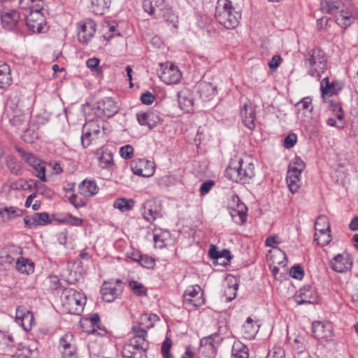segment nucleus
I'll use <instances>...</instances> for the list:
<instances>
[{
  "label": "nucleus",
  "mask_w": 358,
  "mask_h": 358,
  "mask_svg": "<svg viewBox=\"0 0 358 358\" xmlns=\"http://www.w3.org/2000/svg\"><path fill=\"white\" fill-rule=\"evenodd\" d=\"M298 110H304L311 112L313 110L312 99L310 97H304L296 104Z\"/></svg>",
  "instance_id": "obj_43"
},
{
  "label": "nucleus",
  "mask_w": 358,
  "mask_h": 358,
  "mask_svg": "<svg viewBox=\"0 0 358 358\" xmlns=\"http://www.w3.org/2000/svg\"><path fill=\"white\" fill-rule=\"evenodd\" d=\"M6 111L10 123L14 127H20L26 120V114L18 105V102H8Z\"/></svg>",
  "instance_id": "obj_10"
},
{
  "label": "nucleus",
  "mask_w": 358,
  "mask_h": 358,
  "mask_svg": "<svg viewBox=\"0 0 358 358\" xmlns=\"http://www.w3.org/2000/svg\"><path fill=\"white\" fill-rule=\"evenodd\" d=\"M120 153L124 159H130L134 155V148L130 145H126L120 148Z\"/></svg>",
  "instance_id": "obj_54"
},
{
  "label": "nucleus",
  "mask_w": 358,
  "mask_h": 358,
  "mask_svg": "<svg viewBox=\"0 0 358 358\" xmlns=\"http://www.w3.org/2000/svg\"><path fill=\"white\" fill-rule=\"evenodd\" d=\"M113 155L110 152H103L99 157V164L102 169H109L113 165Z\"/></svg>",
  "instance_id": "obj_40"
},
{
  "label": "nucleus",
  "mask_w": 358,
  "mask_h": 358,
  "mask_svg": "<svg viewBox=\"0 0 358 358\" xmlns=\"http://www.w3.org/2000/svg\"><path fill=\"white\" fill-rule=\"evenodd\" d=\"M43 4V0H19L20 8L29 11V15L41 12Z\"/></svg>",
  "instance_id": "obj_22"
},
{
  "label": "nucleus",
  "mask_w": 358,
  "mask_h": 358,
  "mask_svg": "<svg viewBox=\"0 0 358 358\" xmlns=\"http://www.w3.org/2000/svg\"><path fill=\"white\" fill-rule=\"evenodd\" d=\"M38 126L34 122H30L28 127L23 131L22 139L27 143H32L38 138Z\"/></svg>",
  "instance_id": "obj_31"
},
{
  "label": "nucleus",
  "mask_w": 358,
  "mask_h": 358,
  "mask_svg": "<svg viewBox=\"0 0 358 358\" xmlns=\"http://www.w3.org/2000/svg\"><path fill=\"white\" fill-rule=\"evenodd\" d=\"M238 210H234L231 213V217L236 223L241 224H243L246 220L247 208L243 204L238 206Z\"/></svg>",
  "instance_id": "obj_37"
},
{
  "label": "nucleus",
  "mask_w": 358,
  "mask_h": 358,
  "mask_svg": "<svg viewBox=\"0 0 358 358\" xmlns=\"http://www.w3.org/2000/svg\"><path fill=\"white\" fill-rule=\"evenodd\" d=\"M131 170L135 175L150 177L154 174L153 163L145 159H140L131 164Z\"/></svg>",
  "instance_id": "obj_15"
},
{
  "label": "nucleus",
  "mask_w": 358,
  "mask_h": 358,
  "mask_svg": "<svg viewBox=\"0 0 358 358\" xmlns=\"http://www.w3.org/2000/svg\"><path fill=\"white\" fill-rule=\"evenodd\" d=\"M312 293L311 287L309 285H305L303 287L300 288L299 290L296 292L294 296V300L297 304H305V303H312L313 301H312Z\"/></svg>",
  "instance_id": "obj_25"
},
{
  "label": "nucleus",
  "mask_w": 358,
  "mask_h": 358,
  "mask_svg": "<svg viewBox=\"0 0 358 358\" xmlns=\"http://www.w3.org/2000/svg\"><path fill=\"white\" fill-rule=\"evenodd\" d=\"M0 15L3 27L7 30L13 29L20 19L18 12L15 10L9 11L2 10L0 12Z\"/></svg>",
  "instance_id": "obj_19"
},
{
  "label": "nucleus",
  "mask_w": 358,
  "mask_h": 358,
  "mask_svg": "<svg viewBox=\"0 0 358 358\" xmlns=\"http://www.w3.org/2000/svg\"><path fill=\"white\" fill-rule=\"evenodd\" d=\"M332 88L333 84L329 83V78L327 77L324 78L321 83V90L322 96H331V90Z\"/></svg>",
  "instance_id": "obj_51"
},
{
  "label": "nucleus",
  "mask_w": 358,
  "mask_h": 358,
  "mask_svg": "<svg viewBox=\"0 0 358 358\" xmlns=\"http://www.w3.org/2000/svg\"><path fill=\"white\" fill-rule=\"evenodd\" d=\"M129 287L133 292L138 296H145L147 294L146 289L141 283L132 280L129 282Z\"/></svg>",
  "instance_id": "obj_46"
},
{
  "label": "nucleus",
  "mask_w": 358,
  "mask_h": 358,
  "mask_svg": "<svg viewBox=\"0 0 358 358\" xmlns=\"http://www.w3.org/2000/svg\"><path fill=\"white\" fill-rule=\"evenodd\" d=\"M238 289V284L235 282L232 285H229L224 290V294L229 301H232L236 296V291Z\"/></svg>",
  "instance_id": "obj_50"
},
{
  "label": "nucleus",
  "mask_w": 358,
  "mask_h": 358,
  "mask_svg": "<svg viewBox=\"0 0 358 358\" xmlns=\"http://www.w3.org/2000/svg\"><path fill=\"white\" fill-rule=\"evenodd\" d=\"M59 347L63 358H78L73 334H66L63 336L59 340Z\"/></svg>",
  "instance_id": "obj_13"
},
{
  "label": "nucleus",
  "mask_w": 358,
  "mask_h": 358,
  "mask_svg": "<svg viewBox=\"0 0 358 358\" xmlns=\"http://www.w3.org/2000/svg\"><path fill=\"white\" fill-rule=\"evenodd\" d=\"M259 324L250 317H248L242 327L244 338L249 340L254 338L259 329Z\"/></svg>",
  "instance_id": "obj_24"
},
{
  "label": "nucleus",
  "mask_w": 358,
  "mask_h": 358,
  "mask_svg": "<svg viewBox=\"0 0 358 358\" xmlns=\"http://www.w3.org/2000/svg\"><path fill=\"white\" fill-rule=\"evenodd\" d=\"M178 104L181 110L189 113L193 110L194 99L192 94L187 90H182L178 93Z\"/></svg>",
  "instance_id": "obj_20"
},
{
  "label": "nucleus",
  "mask_w": 358,
  "mask_h": 358,
  "mask_svg": "<svg viewBox=\"0 0 358 358\" xmlns=\"http://www.w3.org/2000/svg\"><path fill=\"white\" fill-rule=\"evenodd\" d=\"M290 274L292 278L301 280L303 277L304 273L303 268L300 266L295 265L292 267Z\"/></svg>",
  "instance_id": "obj_56"
},
{
  "label": "nucleus",
  "mask_w": 358,
  "mask_h": 358,
  "mask_svg": "<svg viewBox=\"0 0 358 358\" xmlns=\"http://www.w3.org/2000/svg\"><path fill=\"white\" fill-rule=\"evenodd\" d=\"M34 175L38 178L41 181H46L45 176V165L43 162H41L34 167Z\"/></svg>",
  "instance_id": "obj_47"
},
{
  "label": "nucleus",
  "mask_w": 358,
  "mask_h": 358,
  "mask_svg": "<svg viewBox=\"0 0 358 358\" xmlns=\"http://www.w3.org/2000/svg\"><path fill=\"white\" fill-rule=\"evenodd\" d=\"M305 168L304 162L299 157L294 159L289 164L288 170L297 173H301Z\"/></svg>",
  "instance_id": "obj_41"
},
{
  "label": "nucleus",
  "mask_w": 358,
  "mask_h": 358,
  "mask_svg": "<svg viewBox=\"0 0 358 358\" xmlns=\"http://www.w3.org/2000/svg\"><path fill=\"white\" fill-rule=\"evenodd\" d=\"M340 0H322L321 9L323 12L328 13H334L341 6Z\"/></svg>",
  "instance_id": "obj_35"
},
{
  "label": "nucleus",
  "mask_w": 358,
  "mask_h": 358,
  "mask_svg": "<svg viewBox=\"0 0 358 358\" xmlns=\"http://www.w3.org/2000/svg\"><path fill=\"white\" fill-rule=\"evenodd\" d=\"M281 57L278 55H273L268 62L269 68L271 70H275L281 63Z\"/></svg>",
  "instance_id": "obj_64"
},
{
  "label": "nucleus",
  "mask_w": 358,
  "mask_h": 358,
  "mask_svg": "<svg viewBox=\"0 0 358 358\" xmlns=\"http://www.w3.org/2000/svg\"><path fill=\"white\" fill-rule=\"evenodd\" d=\"M159 77L166 84L172 85L176 84L180 80L182 74L177 67L171 64L170 67L162 71Z\"/></svg>",
  "instance_id": "obj_16"
},
{
  "label": "nucleus",
  "mask_w": 358,
  "mask_h": 358,
  "mask_svg": "<svg viewBox=\"0 0 358 358\" xmlns=\"http://www.w3.org/2000/svg\"><path fill=\"white\" fill-rule=\"evenodd\" d=\"M122 292V281L119 280L104 282L101 289L102 299L106 302L113 301L121 295Z\"/></svg>",
  "instance_id": "obj_7"
},
{
  "label": "nucleus",
  "mask_w": 358,
  "mask_h": 358,
  "mask_svg": "<svg viewBox=\"0 0 358 358\" xmlns=\"http://www.w3.org/2000/svg\"><path fill=\"white\" fill-rule=\"evenodd\" d=\"M102 127L97 121L91 120L86 122L82 130L81 143L84 148L88 147L91 142L97 138L101 132Z\"/></svg>",
  "instance_id": "obj_5"
},
{
  "label": "nucleus",
  "mask_w": 358,
  "mask_h": 358,
  "mask_svg": "<svg viewBox=\"0 0 358 358\" xmlns=\"http://www.w3.org/2000/svg\"><path fill=\"white\" fill-rule=\"evenodd\" d=\"M138 262L141 266L145 268H152L155 265L154 259L148 257L146 255H141L138 259Z\"/></svg>",
  "instance_id": "obj_55"
},
{
  "label": "nucleus",
  "mask_w": 358,
  "mask_h": 358,
  "mask_svg": "<svg viewBox=\"0 0 358 358\" xmlns=\"http://www.w3.org/2000/svg\"><path fill=\"white\" fill-rule=\"evenodd\" d=\"M297 140V136L295 134L292 133L287 136L284 141V146L286 148H292L294 144L296 143Z\"/></svg>",
  "instance_id": "obj_58"
},
{
  "label": "nucleus",
  "mask_w": 358,
  "mask_h": 358,
  "mask_svg": "<svg viewBox=\"0 0 358 358\" xmlns=\"http://www.w3.org/2000/svg\"><path fill=\"white\" fill-rule=\"evenodd\" d=\"M172 346V341L169 338H166L161 347V352L164 358H173L170 352Z\"/></svg>",
  "instance_id": "obj_44"
},
{
  "label": "nucleus",
  "mask_w": 358,
  "mask_h": 358,
  "mask_svg": "<svg viewBox=\"0 0 358 358\" xmlns=\"http://www.w3.org/2000/svg\"><path fill=\"white\" fill-rule=\"evenodd\" d=\"M79 193L85 197H92L99 192V187L94 180L85 179L78 185Z\"/></svg>",
  "instance_id": "obj_21"
},
{
  "label": "nucleus",
  "mask_w": 358,
  "mask_h": 358,
  "mask_svg": "<svg viewBox=\"0 0 358 358\" xmlns=\"http://www.w3.org/2000/svg\"><path fill=\"white\" fill-rule=\"evenodd\" d=\"M148 347L138 343L136 340H128L122 350L125 358H147Z\"/></svg>",
  "instance_id": "obj_6"
},
{
  "label": "nucleus",
  "mask_w": 358,
  "mask_h": 358,
  "mask_svg": "<svg viewBox=\"0 0 358 358\" xmlns=\"http://www.w3.org/2000/svg\"><path fill=\"white\" fill-rule=\"evenodd\" d=\"M12 83L10 66L0 61V87L6 88Z\"/></svg>",
  "instance_id": "obj_27"
},
{
  "label": "nucleus",
  "mask_w": 358,
  "mask_h": 358,
  "mask_svg": "<svg viewBox=\"0 0 358 358\" xmlns=\"http://www.w3.org/2000/svg\"><path fill=\"white\" fill-rule=\"evenodd\" d=\"M16 269L22 273L29 274L34 272V264L29 259L21 257L16 262Z\"/></svg>",
  "instance_id": "obj_32"
},
{
  "label": "nucleus",
  "mask_w": 358,
  "mask_h": 358,
  "mask_svg": "<svg viewBox=\"0 0 358 358\" xmlns=\"http://www.w3.org/2000/svg\"><path fill=\"white\" fill-rule=\"evenodd\" d=\"M69 201L76 208L85 206V202L73 193L69 196Z\"/></svg>",
  "instance_id": "obj_53"
},
{
  "label": "nucleus",
  "mask_w": 358,
  "mask_h": 358,
  "mask_svg": "<svg viewBox=\"0 0 358 358\" xmlns=\"http://www.w3.org/2000/svg\"><path fill=\"white\" fill-rule=\"evenodd\" d=\"M22 215V210L14 206L0 207V217L4 223H7Z\"/></svg>",
  "instance_id": "obj_23"
},
{
  "label": "nucleus",
  "mask_w": 358,
  "mask_h": 358,
  "mask_svg": "<svg viewBox=\"0 0 358 358\" xmlns=\"http://www.w3.org/2000/svg\"><path fill=\"white\" fill-rule=\"evenodd\" d=\"M215 16L220 24L227 29H231L238 25L241 13L233 7L229 0H218Z\"/></svg>",
  "instance_id": "obj_2"
},
{
  "label": "nucleus",
  "mask_w": 358,
  "mask_h": 358,
  "mask_svg": "<svg viewBox=\"0 0 358 358\" xmlns=\"http://www.w3.org/2000/svg\"><path fill=\"white\" fill-rule=\"evenodd\" d=\"M0 342L8 348H11L14 343L13 336L5 333L0 334Z\"/></svg>",
  "instance_id": "obj_60"
},
{
  "label": "nucleus",
  "mask_w": 358,
  "mask_h": 358,
  "mask_svg": "<svg viewBox=\"0 0 358 358\" xmlns=\"http://www.w3.org/2000/svg\"><path fill=\"white\" fill-rule=\"evenodd\" d=\"M33 219L36 227L46 225L51 222V219L47 213H35L33 214Z\"/></svg>",
  "instance_id": "obj_39"
},
{
  "label": "nucleus",
  "mask_w": 358,
  "mask_h": 358,
  "mask_svg": "<svg viewBox=\"0 0 358 358\" xmlns=\"http://www.w3.org/2000/svg\"><path fill=\"white\" fill-rule=\"evenodd\" d=\"M34 317L31 312L26 314V316L22 318L20 324L23 327V329L28 331L31 330L32 324L34 323Z\"/></svg>",
  "instance_id": "obj_49"
},
{
  "label": "nucleus",
  "mask_w": 358,
  "mask_h": 358,
  "mask_svg": "<svg viewBox=\"0 0 358 358\" xmlns=\"http://www.w3.org/2000/svg\"><path fill=\"white\" fill-rule=\"evenodd\" d=\"M30 311L27 310L25 308L19 306L16 309V315L15 320L16 322L20 324L23 317L26 316L27 313H29Z\"/></svg>",
  "instance_id": "obj_62"
},
{
  "label": "nucleus",
  "mask_w": 358,
  "mask_h": 358,
  "mask_svg": "<svg viewBox=\"0 0 358 358\" xmlns=\"http://www.w3.org/2000/svg\"><path fill=\"white\" fill-rule=\"evenodd\" d=\"M133 336L129 340H136L138 343L148 348V342L146 341L147 331L139 326H133Z\"/></svg>",
  "instance_id": "obj_33"
},
{
  "label": "nucleus",
  "mask_w": 358,
  "mask_h": 358,
  "mask_svg": "<svg viewBox=\"0 0 358 358\" xmlns=\"http://www.w3.org/2000/svg\"><path fill=\"white\" fill-rule=\"evenodd\" d=\"M149 111L139 113L137 114V120L141 125L148 126L149 127Z\"/></svg>",
  "instance_id": "obj_57"
},
{
  "label": "nucleus",
  "mask_w": 358,
  "mask_h": 358,
  "mask_svg": "<svg viewBox=\"0 0 358 358\" xmlns=\"http://www.w3.org/2000/svg\"><path fill=\"white\" fill-rule=\"evenodd\" d=\"M149 128L152 129L156 127L159 123L163 122V118L157 111H149Z\"/></svg>",
  "instance_id": "obj_48"
},
{
  "label": "nucleus",
  "mask_w": 358,
  "mask_h": 358,
  "mask_svg": "<svg viewBox=\"0 0 358 358\" xmlns=\"http://www.w3.org/2000/svg\"><path fill=\"white\" fill-rule=\"evenodd\" d=\"M215 185V182L213 180H208L204 182H203L200 187V193L201 195H205L210 189L212 188V187Z\"/></svg>",
  "instance_id": "obj_61"
},
{
  "label": "nucleus",
  "mask_w": 358,
  "mask_h": 358,
  "mask_svg": "<svg viewBox=\"0 0 358 358\" xmlns=\"http://www.w3.org/2000/svg\"><path fill=\"white\" fill-rule=\"evenodd\" d=\"M16 150L20 154L21 157L23 158L29 165L32 166L33 168L36 166L37 164L41 162V160L37 159L34 155L24 150L20 147H16Z\"/></svg>",
  "instance_id": "obj_36"
},
{
  "label": "nucleus",
  "mask_w": 358,
  "mask_h": 358,
  "mask_svg": "<svg viewBox=\"0 0 358 358\" xmlns=\"http://www.w3.org/2000/svg\"><path fill=\"white\" fill-rule=\"evenodd\" d=\"M63 306L68 310L70 314L80 315L81 308H74L76 298H80V294L73 289H65L62 295Z\"/></svg>",
  "instance_id": "obj_12"
},
{
  "label": "nucleus",
  "mask_w": 358,
  "mask_h": 358,
  "mask_svg": "<svg viewBox=\"0 0 358 358\" xmlns=\"http://www.w3.org/2000/svg\"><path fill=\"white\" fill-rule=\"evenodd\" d=\"M330 225L329 219L325 215L318 216L317 220L315 222V228L326 227Z\"/></svg>",
  "instance_id": "obj_59"
},
{
  "label": "nucleus",
  "mask_w": 358,
  "mask_h": 358,
  "mask_svg": "<svg viewBox=\"0 0 358 358\" xmlns=\"http://www.w3.org/2000/svg\"><path fill=\"white\" fill-rule=\"evenodd\" d=\"M248 347L240 341H235L232 345L231 357L232 358H248Z\"/></svg>",
  "instance_id": "obj_30"
},
{
  "label": "nucleus",
  "mask_w": 358,
  "mask_h": 358,
  "mask_svg": "<svg viewBox=\"0 0 358 358\" xmlns=\"http://www.w3.org/2000/svg\"><path fill=\"white\" fill-rule=\"evenodd\" d=\"M312 333L320 343L331 341L334 336L331 324L322 322H315L312 324Z\"/></svg>",
  "instance_id": "obj_9"
},
{
  "label": "nucleus",
  "mask_w": 358,
  "mask_h": 358,
  "mask_svg": "<svg viewBox=\"0 0 358 358\" xmlns=\"http://www.w3.org/2000/svg\"><path fill=\"white\" fill-rule=\"evenodd\" d=\"M331 268L338 273L350 270L352 266V258L348 253L338 254L330 262Z\"/></svg>",
  "instance_id": "obj_14"
},
{
  "label": "nucleus",
  "mask_w": 358,
  "mask_h": 358,
  "mask_svg": "<svg viewBox=\"0 0 358 358\" xmlns=\"http://www.w3.org/2000/svg\"><path fill=\"white\" fill-rule=\"evenodd\" d=\"M336 22L341 27L346 28L352 24V20L350 15H346L342 10L336 17Z\"/></svg>",
  "instance_id": "obj_45"
},
{
  "label": "nucleus",
  "mask_w": 358,
  "mask_h": 358,
  "mask_svg": "<svg viewBox=\"0 0 358 358\" xmlns=\"http://www.w3.org/2000/svg\"><path fill=\"white\" fill-rule=\"evenodd\" d=\"M209 256L214 259H218L219 258L226 257L229 258V251L227 250H223L222 251L217 250L215 245H211L210 249L208 252Z\"/></svg>",
  "instance_id": "obj_42"
},
{
  "label": "nucleus",
  "mask_w": 358,
  "mask_h": 358,
  "mask_svg": "<svg viewBox=\"0 0 358 358\" xmlns=\"http://www.w3.org/2000/svg\"><path fill=\"white\" fill-rule=\"evenodd\" d=\"M143 7L145 12L153 18H163L168 22L177 27L178 17L171 8L165 2V0H143Z\"/></svg>",
  "instance_id": "obj_3"
},
{
  "label": "nucleus",
  "mask_w": 358,
  "mask_h": 358,
  "mask_svg": "<svg viewBox=\"0 0 358 358\" xmlns=\"http://www.w3.org/2000/svg\"><path fill=\"white\" fill-rule=\"evenodd\" d=\"M97 109L103 115L110 117L117 113L118 106L112 98L106 97L97 102Z\"/></svg>",
  "instance_id": "obj_17"
},
{
  "label": "nucleus",
  "mask_w": 358,
  "mask_h": 358,
  "mask_svg": "<svg viewBox=\"0 0 358 358\" xmlns=\"http://www.w3.org/2000/svg\"><path fill=\"white\" fill-rule=\"evenodd\" d=\"M96 26L95 22L92 20H86L78 23V41L83 43H87L94 37Z\"/></svg>",
  "instance_id": "obj_11"
},
{
  "label": "nucleus",
  "mask_w": 358,
  "mask_h": 358,
  "mask_svg": "<svg viewBox=\"0 0 358 358\" xmlns=\"http://www.w3.org/2000/svg\"><path fill=\"white\" fill-rule=\"evenodd\" d=\"M111 0H91L92 11L96 15H103L110 6Z\"/></svg>",
  "instance_id": "obj_29"
},
{
  "label": "nucleus",
  "mask_w": 358,
  "mask_h": 358,
  "mask_svg": "<svg viewBox=\"0 0 358 358\" xmlns=\"http://www.w3.org/2000/svg\"><path fill=\"white\" fill-rule=\"evenodd\" d=\"M225 176L236 182H249L255 176V165L249 158L232 160L225 170Z\"/></svg>",
  "instance_id": "obj_1"
},
{
  "label": "nucleus",
  "mask_w": 358,
  "mask_h": 358,
  "mask_svg": "<svg viewBox=\"0 0 358 358\" xmlns=\"http://www.w3.org/2000/svg\"><path fill=\"white\" fill-rule=\"evenodd\" d=\"M154 100H155V96L150 92H146L142 94L141 96V101L144 104H147V105L151 104L154 101Z\"/></svg>",
  "instance_id": "obj_63"
},
{
  "label": "nucleus",
  "mask_w": 358,
  "mask_h": 358,
  "mask_svg": "<svg viewBox=\"0 0 358 358\" xmlns=\"http://www.w3.org/2000/svg\"><path fill=\"white\" fill-rule=\"evenodd\" d=\"M162 205L159 201L150 199L143 203L141 213L145 220L152 222L156 219L162 217Z\"/></svg>",
  "instance_id": "obj_8"
},
{
  "label": "nucleus",
  "mask_w": 358,
  "mask_h": 358,
  "mask_svg": "<svg viewBox=\"0 0 358 358\" xmlns=\"http://www.w3.org/2000/svg\"><path fill=\"white\" fill-rule=\"evenodd\" d=\"M25 20L27 27L30 31L36 33H40L43 31L45 20L41 12L27 15Z\"/></svg>",
  "instance_id": "obj_18"
},
{
  "label": "nucleus",
  "mask_w": 358,
  "mask_h": 358,
  "mask_svg": "<svg viewBox=\"0 0 358 358\" xmlns=\"http://www.w3.org/2000/svg\"><path fill=\"white\" fill-rule=\"evenodd\" d=\"M201 291L200 286L196 285L187 288L183 294V301L185 303H192L194 306H198L193 301V298L196 296Z\"/></svg>",
  "instance_id": "obj_34"
},
{
  "label": "nucleus",
  "mask_w": 358,
  "mask_h": 358,
  "mask_svg": "<svg viewBox=\"0 0 358 358\" xmlns=\"http://www.w3.org/2000/svg\"><path fill=\"white\" fill-rule=\"evenodd\" d=\"M133 206L134 201L132 199L127 200L124 198L117 199L113 203L114 208L120 210L122 212L131 210L133 208Z\"/></svg>",
  "instance_id": "obj_38"
},
{
  "label": "nucleus",
  "mask_w": 358,
  "mask_h": 358,
  "mask_svg": "<svg viewBox=\"0 0 358 358\" xmlns=\"http://www.w3.org/2000/svg\"><path fill=\"white\" fill-rule=\"evenodd\" d=\"M309 68L308 73L313 77H320V74L327 69V58L323 50L314 48L308 52L304 61Z\"/></svg>",
  "instance_id": "obj_4"
},
{
  "label": "nucleus",
  "mask_w": 358,
  "mask_h": 358,
  "mask_svg": "<svg viewBox=\"0 0 358 358\" xmlns=\"http://www.w3.org/2000/svg\"><path fill=\"white\" fill-rule=\"evenodd\" d=\"M315 241L317 242L318 245L324 246L328 245L331 241V234H324V236L319 235L318 232L315 234Z\"/></svg>",
  "instance_id": "obj_52"
},
{
  "label": "nucleus",
  "mask_w": 358,
  "mask_h": 358,
  "mask_svg": "<svg viewBox=\"0 0 358 358\" xmlns=\"http://www.w3.org/2000/svg\"><path fill=\"white\" fill-rule=\"evenodd\" d=\"M241 115L242 117L243 122L245 127L249 129L254 127L255 113L252 106H248L247 104H245L241 110Z\"/></svg>",
  "instance_id": "obj_26"
},
{
  "label": "nucleus",
  "mask_w": 358,
  "mask_h": 358,
  "mask_svg": "<svg viewBox=\"0 0 358 358\" xmlns=\"http://www.w3.org/2000/svg\"><path fill=\"white\" fill-rule=\"evenodd\" d=\"M301 173H297L288 170L286 181L289 189L292 193H295L301 187V182L300 179Z\"/></svg>",
  "instance_id": "obj_28"
}]
</instances>
